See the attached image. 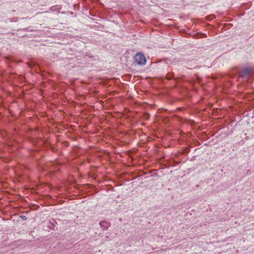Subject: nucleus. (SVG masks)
Here are the masks:
<instances>
[{"instance_id":"4","label":"nucleus","mask_w":254,"mask_h":254,"mask_svg":"<svg viewBox=\"0 0 254 254\" xmlns=\"http://www.w3.org/2000/svg\"><path fill=\"white\" fill-rule=\"evenodd\" d=\"M22 218L23 219H25V216L22 217Z\"/></svg>"},{"instance_id":"1","label":"nucleus","mask_w":254,"mask_h":254,"mask_svg":"<svg viewBox=\"0 0 254 254\" xmlns=\"http://www.w3.org/2000/svg\"><path fill=\"white\" fill-rule=\"evenodd\" d=\"M134 61L135 62L139 65H143L146 63V59L144 56L140 53H137L134 57Z\"/></svg>"},{"instance_id":"3","label":"nucleus","mask_w":254,"mask_h":254,"mask_svg":"<svg viewBox=\"0 0 254 254\" xmlns=\"http://www.w3.org/2000/svg\"><path fill=\"white\" fill-rule=\"evenodd\" d=\"M100 225L102 228H103L104 229H108L109 228V227L110 226L111 224L108 222H107L105 221H103L100 222Z\"/></svg>"},{"instance_id":"2","label":"nucleus","mask_w":254,"mask_h":254,"mask_svg":"<svg viewBox=\"0 0 254 254\" xmlns=\"http://www.w3.org/2000/svg\"><path fill=\"white\" fill-rule=\"evenodd\" d=\"M251 68L248 67L244 68L241 70L240 75L242 78L246 79L251 75Z\"/></svg>"}]
</instances>
